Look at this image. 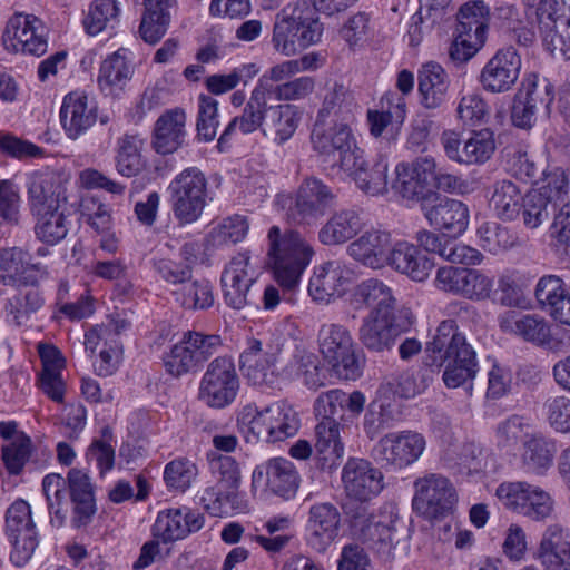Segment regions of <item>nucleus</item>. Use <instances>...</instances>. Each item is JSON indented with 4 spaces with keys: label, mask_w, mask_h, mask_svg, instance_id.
<instances>
[{
    "label": "nucleus",
    "mask_w": 570,
    "mask_h": 570,
    "mask_svg": "<svg viewBox=\"0 0 570 570\" xmlns=\"http://www.w3.org/2000/svg\"><path fill=\"white\" fill-rule=\"evenodd\" d=\"M383 473L373 464L358 458H350L342 470V482L347 497L365 502L383 490Z\"/></svg>",
    "instance_id": "21"
},
{
    "label": "nucleus",
    "mask_w": 570,
    "mask_h": 570,
    "mask_svg": "<svg viewBox=\"0 0 570 570\" xmlns=\"http://www.w3.org/2000/svg\"><path fill=\"white\" fill-rule=\"evenodd\" d=\"M396 303L392 288L377 278L361 282L351 297V304L355 309L371 308L367 315L393 314L400 308Z\"/></svg>",
    "instance_id": "32"
},
{
    "label": "nucleus",
    "mask_w": 570,
    "mask_h": 570,
    "mask_svg": "<svg viewBox=\"0 0 570 570\" xmlns=\"http://www.w3.org/2000/svg\"><path fill=\"white\" fill-rule=\"evenodd\" d=\"M36 218L35 233L41 242L55 245L68 234L66 216L61 208L31 212Z\"/></svg>",
    "instance_id": "51"
},
{
    "label": "nucleus",
    "mask_w": 570,
    "mask_h": 570,
    "mask_svg": "<svg viewBox=\"0 0 570 570\" xmlns=\"http://www.w3.org/2000/svg\"><path fill=\"white\" fill-rule=\"evenodd\" d=\"M268 256L272 261L274 278L283 294L293 293L314 256L312 245L297 232L281 233L278 226H272L267 234Z\"/></svg>",
    "instance_id": "2"
},
{
    "label": "nucleus",
    "mask_w": 570,
    "mask_h": 570,
    "mask_svg": "<svg viewBox=\"0 0 570 570\" xmlns=\"http://www.w3.org/2000/svg\"><path fill=\"white\" fill-rule=\"evenodd\" d=\"M413 487V509L425 519L436 520L448 515L458 502L453 483L440 473L420 476Z\"/></svg>",
    "instance_id": "10"
},
{
    "label": "nucleus",
    "mask_w": 570,
    "mask_h": 570,
    "mask_svg": "<svg viewBox=\"0 0 570 570\" xmlns=\"http://www.w3.org/2000/svg\"><path fill=\"white\" fill-rule=\"evenodd\" d=\"M42 305L43 298L38 289L30 288L19 292L8 299L6 304L7 321L17 326L24 325L30 316L40 309Z\"/></svg>",
    "instance_id": "58"
},
{
    "label": "nucleus",
    "mask_w": 570,
    "mask_h": 570,
    "mask_svg": "<svg viewBox=\"0 0 570 570\" xmlns=\"http://www.w3.org/2000/svg\"><path fill=\"white\" fill-rule=\"evenodd\" d=\"M400 404L391 395L390 386H380L377 395L368 405L364 416V430L370 439L376 438L383 430L392 429L401 420Z\"/></svg>",
    "instance_id": "36"
},
{
    "label": "nucleus",
    "mask_w": 570,
    "mask_h": 570,
    "mask_svg": "<svg viewBox=\"0 0 570 570\" xmlns=\"http://www.w3.org/2000/svg\"><path fill=\"white\" fill-rule=\"evenodd\" d=\"M497 497L507 508L535 521L549 518L554 507L550 493L540 487L522 481L500 484L497 489Z\"/></svg>",
    "instance_id": "13"
},
{
    "label": "nucleus",
    "mask_w": 570,
    "mask_h": 570,
    "mask_svg": "<svg viewBox=\"0 0 570 570\" xmlns=\"http://www.w3.org/2000/svg\"><path fill=\"white\" fill-rule=\"evenodd\" d=\"M364 153L358 155L357 164L352 169H345L356 184V186L365 194L371 196L383 195L387 191V159L380 155L372 164L364 159Z\"/></svg>",
    "instance_id": "41"
},
{
    "label": "nucleus",
    "mask_w": 570,
    "mask_h": 570,
    "mask_svg": "<svg viewBox=\"0 0 570 570\" xmlns=\"http://www.w3.org/2000/svg\"><path fill=\"white\" fill-rule=\"evenodd\" d=\"M247 232V218L245 216L234 215L225 218L220 224L212 228L207 242L213 247L235 245L246 237Z\"/></svg>",
    "instance_id": "61"
},
{
    "label": "nucleus",
    "mask_w": 570,
    "mask_h": 570,
    "mask_svg": "<svg viewBox=\"0 0 570 570\" xmlns=\"http://www.w3.org/2000/svg\"><path fill=\"white\" fill-rule=\"evenodd\" d=\"M444 314L446 318L440 322L434 336L426 343L425 364L438 370L444 365V384L456 389L473 380L478 372L476 353L459 330V323L473 321L478 313L471 304L453 301L445 306Z\"/></svg>",
    "instance_id": "1"
},
{
    "label": "nucleus",
    "mask_w": 570,
    "mask_h": 570,
    "mask_svg": "<svg viewBox=\"0 0 570 570\" xmlns=\"http://www.w3.org/2000/svg\"><path fill=\"white\" fill-rule=\"evenodd\" d=\"M523 196L519 186L511 180H498L493 185L490 206L502 220H515L520 216Z\"/></svg>",
    "instance_id": "49"
},
{
    "label": "nucleus",
    "mask_w": 570,
    "mask_h": 570,
    "mask_svg": "<svg viewBox=\"0 0 570 570\" xmlns=\"http://www.w3.org/2000/svg\"><path fill=\"white\" fill-rule=\"evenodd\" d=\"M413 323V313L406 306H400L393 314L366 315L360 326L358 338L370 351H391L396 340L407 332Z\"/></svg>",
    "instance_id": "9"
},
{
    "label": "nucleus",
    "mask_w": 570,
    "mask_h": 570,
    "mask_svg": "<svg viewBox=\"0 0 570 570\" xmlns=\"http://www.w3.org/2000/svg\"><path fill=\"white\" fill-rule=\"evenodd\" d=\"M391 245L390 233L371 229L347 246V254L366 267L382 268L389 261Z\"/></svg>",
    "instance_id": "34"
},
{
    "label": "nucleus",
    "mask_w": 570,
    "mask_h": 570,
    "mask_svg": "<svg viewBox=\"0 0 570 570\" xmlns=\"http://www.w3.org/2000/svg\"><path fill=\"white\" fill-rule=\"evenodd\" d=\"M429 224L450 236L461 235L469 225V209L461 200L432 195L421 204Z\"/></svg>",
    "instance_id": "20"
},
{
    "label": "nucleus",
    "mask_w": 570,
    "mask_h": 570,
    "mask_svg": "<svg viewBox=\"0 0 570 570\" xmlns=\"http://www.w3.org/2000/svg\"><path fill=\"white\" fill-rule=\"evenodd\" d=\"M416 239L426 252L439 254L452 263L478 265L483 259V255L478 249L455 243L430 230L419 232Z\"/></svg>",
    "instance_id": "40"
},
{
    "label": "nucleus",
    "mask_w": 570,
    "mask_h": 570,
    "mask_svg": "<svg viewBox=\"0 0 570 570\" xmlns=\"http://www.w3.org/2000/svg\"><path fill=\"white\" fill-rule=\"evenodd\" d=\"M311 142L314 151L332 167L352 169L357 164L362 149L356 145L352 129L346 122L323 124L315 121Z\"/></svg>",
    "instance_id": "6"
},
{
    "label": "nucleus",
    "mask_w": 570,
    "mask_h": 570,
    "mask_svg": "<svg viewBox=\"0 0 570 570\" xmlns=\"http://www.w3.org/2000/svg\"><path fill=\"white\" fill-rule=\"evenodd\" d=\"M386 265L415 282H423L429 277L434 263L423 255L415 245L399 242L393 247L391 246Z\"/></svg>",
    "instance_id": "39"
},
{
    "label": "nucleus",
    "mask_w": 570,
    "mask_h": 570,
    "mask_svg": "<svg viewBox=\"0 0 570 570\" xmlns=\"http://www.w3.org/2000/svg\"><path fill=\"white\" fill-rule=\"evenodd\" d=\"M364 227L361 213L353 208L334 212L320 228L317 237L325 246H337L353 239Z\"/></svg>",
    "instance_id": "38"
},
{
    "label": "nucleus",
    "mask_w": 570,
    "mask_h": 570,
    "mask_svg": "<svg viewBox=\"0 0 570 570\" xmlns=\"http://www.w3.org/2000/svg\"><path fill=\"white\" fill-rule=\"evenodd\" d=\"M171 0H142L144 13L139 33L148 43L158 42L167 32L170 23Z\"/></svg>",
    "instance_id": "45"
},
{
    "label": "nucleus",
    "mask_w": 570,
    "mask_h": 570,
    "mask_svg": "<svg viewBox=\"0 0 570 570\" xmlns=\"http://www.w3.org/2000/svg\"><path fill=\"white\" fill-rule=\"evenodd\" d=\"M2 42L10 52L41 56L48 47L46 27L36 16L17 13L8 21Z\"/></svg>",
    "instance_id": "16"
},
{
    "label": "nucleus",
    "mask_w": 570,
    "mask_h": 570,
    "mask_svg": "<svg viewBox=\"0 0 570 570\" xmlns=\"http://www.w3.org/2000/svg\"><path fill=\"white\" fill-rule=\"evenodd\" d=\"M171 294L175 301L187 309H206L214 303L213 288L206 279L190 277L179 288H174Z\"/></svg>",
    "instance_id": "52"
},
{
    "label": "nucleus",
    "mask_w": 570,
    "mask_h": 570,
    "mask_svg": "<svg viewBox=\"0 0 570 570\" xmlns=\"http://www.w3.org/2000/svg\"><path fill=\"white\" fill-rule=\"evenodd\" d=\"M66 484L72 503L71 523L75 528L88 525L96 513L94 487L89 476L78 469L68 472Z\"/></svg>",
    "instance_id": "35"
},
{
    "label": "nucleus",
    "mask_w": 570,
    "mask_h": 570,
    "mask_svg": "<svg viewBox=\"0 0 570 570\" xmlns=\"http://www.w3.org/2000/svg\"><path fill=\"white\" fill-rule=\"evenodd\" d=\"M134 75V66L125 49L108 55L100 63L97 83L106 97L119 98Z\"/></svg>",
    "instance_id": "29"
},
{
    "label": "nucleus",
    "mask_w": 570,
    "mask_h": 570,
    "mask_svg": "<svg viewBox=\"0 0 570 570\" xmlns=\"http://www.w3.org/2000/svg\"><path fill=\"white\" fill-rule=\"evenodd\" d=\"M48 275V265L40 262L33 263L28 250L16 246L0 249L1 284L35 287Z\"/></svg>",
    "instance_id": "19"
},
{
    "label": "nucleus",
    "mask_w": 570,
    "mask_h": 570,
    "mask_svg": "<svg viewBox=\"0 0 570 570\" xmlns=\"http://www.w3.org/2000/svg\"><path fill=\"white\" fill-rule=\"evenodd\" d=\"M340 523L341 514L334 504H313L305 525L306 544L314 551L324 553L338 535Z\"/></svg>",
    "instance_id": "26"
},
{
    "label": "nucleus",
    "mask_w": 570,
    "mask_h": 570,
    "mask_svg": "<svg viewBox=\"0 0 570 570\" xmlns=\"http://www.w3.org/2000/svg\"><path fill=\"white\" fill-rule=\"evenodd\" d=\"M186 115L180 109L166 111L156 121L153 147L158 154H170L183 144Z\"/></svg>",
    "instance_id": "44"
},
{
    "label": "nucleus",
    "mask_w": 570,
    "mask_h": 570,
    "mask_svg": "<svg viewBox=\"0 0 570 570\" xmlns=\"http://www.w3.org/2000/svg\"><path fill=\"white\" fill-rule=\"evenodd\" d=\"M167 191L174 217L181 225L195 223L212 199L208 180L198 167H188L177 174Z\"/></svg>",
    "instance_id": "4"
},
{
    "label": "nucleus",
    "mask_w": 570,
    "mask_h": 570,
    "mask_svg": "<svg viewBox=\"0 0 570 570\" xmlns=\"http://www.w3.org/2000/svg\"><path fill=\"white\" fill-rule=\"evenodd\" d=\"M432 370H409L381 386H390L391 395L402 399H411L423 393L432 381Z\"/></svg>",
    "instance_id": "56"
},
{
    "label": "nucleus",
    "mask_w": 570,
    "mask_h": 570,
    "mask_svg": "<svg viewBox=\"0 0 570 570\" xmlns=\"http://www.w3.org/2000/svg\"><path fill=\"white\" fill-rule=\"evenodd\" d=\"M442 461L444 468L461 476L480 474L484 466L482 451L474 443H464L459 450L448 451Z\"/></svg>",
    "instance_id": "50"
},
{
    "label": "nucleus",
    "mask_w": 570,
    "mask_h": 570,
    "mask_svg": "<svg viewBox=\"0 0 570 570\" xmlns=\"http://www.w3.org/2000/svg\"><path fill=\"white\" fill-rule=\"evenodd\" d=\"M498 324L502 332L519 336L535 345L544 346L551 342L550 325L539 315L505 311L498 316Z\"/></svg>",
    "instance_id": "31"
},
{
    "label": "nucleus",
    "mask_w": 570,
    "mask_h": 570,
    "mask_svg": "<svg viewBox=\"0 0 570 570\" xmlns=\"http://www.w3.org/2000/svg\"><path fill=\"white\" fill-rule=\"evenodd\" d=\"M248 264V254L238 253L232 258L222 275L224 299L234 309H240L247 305V293L249 291Z\"/></svg>",
    "instance_id": "37"
},
{
    "label": "nucleus",
    "mask_w": 570,
    "mask_h": 570,
    "mask_svg": "<svg viewBox=\"0 0 570 570\" xmlns=\"http://www.w3.org/2000/svg\"><path fill=\"white\" fill-rule=\"evenodd\" d=\"M239 387L234 362L220 356L212 361L202 379L199 399L208 406L223 409L236 397Z\"/></svg>",
    "instance_id": "12"
},
{
    "label": "nucleus",
    "mask_w": 570,
    "mask_h": 570,
    "mask_svg": "<svg viewBox=\"0 0 570 570\" xmlns=\"http://www.w3.org/2000/svg\"><path fill=\"white\" fill-rule=\"evenodd\" d=\"M42 491L51 515V523L61 527L68 514L66 480L60 474H48L42 480Z\"/></svg>",
    "instance_id": "53"
},
{
    "label": "nucleus",
    "mask_w": 570,
    "mask_h": 570,
    "mask_svg": "<svg viewBox=\"0 0 570 570\" xmlns=\"http://www.w3.org/2000/svg\"><path fill=\"white\" fill-rule=\"evenodd\" d=\"M144 141L137 135H125L117 141L116 169L124 177H134L142 169Z\"/></svg>",
    "instance_id": "55"
},
{
    "label": "nucleus",
    "mask_w": 570,
    "mask_h": 570,
    "mask_svg": "<svg viewBox=\"0 0 570 570\" xmlns=\"http://www.w3.org/2000/svg\"><path fill=\"white\" fill-rule=\"evenodd\" d=\"M257 102V111L252 110V134L269 138L282 144L293 136L301 120L299 114L293 106L266 108V102ZM252 109L254 105L252 104Z\"/></svg>",
    "instance_id": "18"
},
{
    "label": "nucleus",
    "mask_w": 570,
    "mask_h": 570,
    "mask_svg": "<svg viewBox=\"0 0 570 570\" xmlns=\"http://www.w3.org/2000/svg\"><path fill=\"white\" fill-rule=\"evenodd\" d=\"M164 363L167 371L174 376H180L199 367L189 345L187 333L171 347L164 357Z\"/></svg>",
    "instance_id": "64"
},
{
    "label": "nucleus",
    "mask_w": 570,
    "mask_h": 570,
    "mask_svg": "<svg viewBox=\"0 0 570 570\" xmlns=\"http://www.w3.org/2000/svg\"><path fill=\"white\" fill-rule=\"evenodd\" d=\"M556 452L553 441L532 435L523 444L522 464L528 472L543 475L552 466Z\"/></svg>",
    "instance_id": "48"
},
{
    "label": "nucleus",
    "mask_w": 570,
    "mask_h": 570,
    "mask_svg": "<svg viewBox=\"0 0 570 570\" xmlns=\"http://www.w3.org/2000/svg\"><path fill=\"white\" fill-rule=\"evenodd\" d=\"M355 105L350 91L343 85H335L323 100L316 120L323 124L346 122L353 117Z\"/></svg>",
    "instance_id": "46"
},
{
    "label": "nucleus",
    "mask_w": 570,
    "mask_h": 570,
    "mask_svg": "<svg viewBox=\"0 0 570 570\" xmlns=\"http://www.w3.org/2000/svg\"><path fill=\"white\" fill-rule=\"evenodd\" d=\"M289 375L302 376L308 389L316 390L324 385L325 373L320 366L317 356L308 352L295 354L293 362L287 367Z\"/></svg>",
    "instance_id": "63"
},
{
    "label": "nucleus",
    "mask_w": 570,
    "mask_h": 570,
    "mask_svg": "<svg viewBox=\"0 0 570 570\" xmlns=\"http://www.w3.org/2000/svg\"><path fill=\"white\" fill-rule=\"evenodd\" d=\"M406 116V104L404 98L397 97L393 107L387 110H368L367 121L371 135L380 137L386 134L387 141L395 140Z\"/></svg>",
    "instance_id": "47"
},
{
    "label": "nucleus",
    "mask_w": 570,
    "mask_h": 570,
    "mask_svg": "<svg viewBox=\"0 0 570 570\" xmlns=\"http://www.w3.org/2000/svg\"><path fill=\"white\" fill-rule=\"evenodd\" d=\"M315 459L322 470H332L344 454L337 421H320L315 428Z\"/></svg>",
    "instance_id": "42"
},
{
    "label": "nucleus",
    "mask_w": 570,
    "mask_h": 570,
    "mask_svg": "<svg viewBox=\"0 0 570 570\" xmlns=\"http://www.w3.org/2000/svg\"><path fill=\"white\" fill-rule=\"evenodd\" d=\"M515 95L529 101L528 105H533L537 111L543 109L546 114L550 112V105L554 98L553 86L547 79L539 81L535 76L525 78Z\"/></svg>",
    "instance_id": "62"
},
{
    "label": "nucleus",
    "mask_w": 570,
    "mask_h": 570,
    "mask_svg": "<svg viewBox=\"0 0 570 570\" xmlns=\"http://www.w3.org/2000/svg\"><path fill=\"white\" fill-rule=\"evenodd\" d=\"M118 14L119 7L116 0H94L83 19L85 29L91 36L98 35L108 27L112 28Z\"/></svg>",
    "instance_id": "59"
},
{
    "label": "nucleus",
    "mask_w": 570,
    "mask_h": 570,
    "mask_svg": "<svg viewBox=\"0 0 570 570\" xmlns=\"http://www.w3.org/2000/svg\"><path fill=\"white\" fill-rule=\"evenodd\" d=\"M520 69L521 58L517 50L512 46L502 48L483 67L480 82L489 92H507L515 85Z\"/></svg>",
    "instance_id": "23"
},
{
    "label": "nucleus",
    "mask_w": 570,
    "mask_h": 570,
    "mask_svg": "<svg viewBox=\"0 0 570 570\" xmlns=\"http://www.w3.org/2000/svg\"><path fill=\"white\" fill-rule=\"evenodd\" d=\"M570 558V531L561 524H550L543 532L538 559Z\"/></svg>",
    "instance_id": "60"
},
{
    "label": "nucleus",
    "mask_w": 570,
    "mask_h": 570,
    "mask_svg": "<svg viewBox=\"0 0 570 570\" xmlns=\"http://www.w3.org/2000/svg\"><path fill=\"white\" fill-rule=\"evenodd\" d=\"M556 2L542 0L537 9L544 48L553 56L570 59V16H558Z\"/></svg>",
    "instance_id": "22"
},
{
    "label": "nucleus",
    "mask_w": 570,
    "mask_h": 570,
    "mask_svg": "<svg viewBox=\"0 0 570 570\" xmlns=\"http://www.w3.org/2000/svg\"><path fill=\"white\" fill-rule=\"evenodd\" d=\"M204 523V515L189 508L168 509L158 513L153 534L164 542H171L199 531Z\"/></svg>",
    "instance_id": "28"
},
{
    "label": "nucleus",
    "mask_w": 570,
    "mask_h": 570,
    "mask_svg": "<svg viewBox=\"0 0 570 570\" xmlns=\"http://www.w3.org/2000/svg\"><path fill=\"white\" fill-rule=\"evenodd\" d=\"M252 483L288 500L298 490L299 475L291 461L275 458L256 466L252 473Z\"/></svg>",
    "instance_id": "24"
},
{
    "label": "nucleus",
    "mask_w": 570,
    "mask_h": 570,
    "mask_svg": "<svg viewBox=\"0 0 570 570\" xmlns=\"http://www.w3.org/2000/svg\"><path fill=\"white\" fill-rule=\"evenodd\" d=\"M323 26L306 1L288 3L277 14L273 42L277 51L292 56L318 42Z\"/></svg>",
    "instance_id": "3"
},
{
    "label": "nucleus",
    "mask_w": 570,
    "mask_h": 570,
    "mask_svg": "<svg viewBox=\"0 0 570 570\" xmlns=\"http://www.w3.org/2000/svg\"><path fill=\"white\" fill-rule=\"evenodd\" d=\"M519 218L527 228L535 229L546 223L551 212L556 210V204L544 193L532 189L523 196Z\"/></svg>",
    "instance_id": "54"
},
{
    "label": "nucleus",
    "mask_w": 570,
    "mask_h": 570,
    "mask_svg": "<svg viewBox=\"0 0 570 570\" xmlns=\"http://www.w3.org/2000/svg\"><path fill=\"white\" fill-rule=\"evenodd\" d=\"M351 534L355 540L382 557H390L395 544L397 515L392 511H368L357 505L347 511Z\"/></svg>",
    "instance_id": "5"
},
{
    "label": "nucleus",
    "mask_w": 570,
    "mask_h": 570,
    "mask_svg": "<svg viewBox=\"0 0 570 570\" xmlns=\"http://www.w3.org/2000/svg\"><path fill=\"white\" fill-rule=\"evenodd\" d=\"M425 445L424 436L417 432H390L379 440L374 451L385 466L401 470L416 462Z\"/></svg>",
    "instance_id": "15"
},
{
    "label": "nucleus",
    "mask_w": 570,
    "mask_h": 570,
    "mask_svg": "<svg viewBox=\"0 0 570 570\" xmlns=\"http://www.w3.org/2000/svg\"><path fill=\"white\" fill-rule=\"evenodd\" d=\"M85 348L91 355L99 351L92 362L97 375L109 376L116 372L122 352L121 344L119 340L110 337L106 328H90L85 335Z\"/></svg>",
    "instance_id": "33"
},
{
    "label": "nucleus",
    "mask_w": 570,
    "mask_h": 570,
    "mask_svg": "<svg viewBox=\"0 0 570 570\" xmlns=\"http://www.w3.org/2000/svg\"><path fill=\"white\" fill-rule=\"evenodd\" d=\"M489 9L483 1L468 2L458 13L456 33L487 38Z\"/></svg>",
    "instance_id": "57"
},
{
    "label": "nucleus",
    "mask_w": 570,
    "mask_h": 570,
    "mask_svg": "<svg viewBox=\"0 0 570 570\" xmlns=\"http://www.w3.org/2000/svg\"><path fill=\"white\" fill-rule=\"evenodd\" d=\"M298 428L297 414L279 404H272L263 410L256 407V415L252 417V434L265 442L283 441L293 436Z\"/></svg>",
    "instance_id": "25"
},
{
    "label": "nucleus",
    "mask_w": 570,
    "mask_h": 570,
    "mask_svg": "<svg viewBox=\"0 0 570 570\" xmlns=\"http://www.w3.org/2000/svg\"><path fill=\"white\" fill-rule=\"evenodd\" d=\"M210 472L217 482L204 490L199 504L213 517H224L235 509L236 493L240 473L236 461L215 452L207 454Z\"/></svg>",
    "instance_id": "7"
},
{
    "label": "nucleus",
    "mask_w": 570,
    "mask_h": 570,
    "mask_svg": "<svg viewBox=\"0 0 570 570\" xmlns=\"http://www.w3.org/2000/svg\"><path fill=\"white\" fill-rule=\"evenodd\" d=\"M449 85V76L442 66L435 62L423 65L417 75L422 105L428 109L439 108L446 99Z\"/></svg>",
    "instance_id": "43"
},
{
    "label": "nucleus",
    "mask_w": 570,
    "mask_h": 570,
    "mask_svg": "<svg viewBox=\"0 0 570 570\" xmlns=\"http://www.w3.org/2000/svg\"><path fill=\"white\" fill-rule=\"evenodd\" d=\"M97 106L89 104L86 92L72 91L65 96L60 122L68 138L76 140L97 121Z\"/></svg>",
    "instance_id": "27"
},
{
    "label": "nucleus",
    "mask_w": 570,
    "mask_h": 570,
    "mask_svg": "<svg viewBox=\"0 0 570 570\" xmlns=\"http://www.w3.org/2000/svg\"><path fill=\"white\" fill-rule=\"evenodd\" d=\"M348 275L350 271L337 261L316 266L309 278L308 295L316 303L328 304L344 292Z\"/></svg>",
    "instance_id": "30"
},
{
    "label": "nucleus",
    "mask_w": 570,
    "mask_h": 570,
    "mask_svg": "<svg viewBox=\"0 0 570 570\" xmlns=\"http://www.w3.org/2000/svg\"><path fill=\"white\" fill-rule=\"evenodd\" d=\"M336 194L323 180L308 177L297 189L291 216L298 224H313L336 205Z\"/></svg>",
    "instance_id": "17"
},
{
    "label": "nucleus",
    "mask_w": 570,
    "mask_h": 570,
    "mask_svg": "<svg viewBox=\"0 0 570 570\" xmlns=\"http://www.w3.org/2000/svg\"><path fill=\"white\" fill-rule=\"evenodd\" d=\"M441 142L451 160L465 165H482L495 150L494 134L490 129L472 131L465 139L456 131L445 130Z\"/></svg>",
    "instance_id": "14"
},
{
    "label": "nucleus",
    "mask_w": 570,
    "mask_h": 570,
    "mask_svg": "<svg viewBox=\"0 0 570 570\" xmlns=\"http://www.w3.org/2000/svg\"><path fill=\"white\" fill-rule=\"evenodd\" d=\"M70 181V174L60 169L45 168L31 173L27 179L30 212L61 208L68 202Z\"/></svg>",
    "instance_id": "11"
},
{
    "label": "nucleus",
    "mask_w": 570,
    "mask_h": 570,
    "mask_svg": "<svg viewBox=\"0 0 570 570\" xmlns=\"http://www.w3.org/2000/svg\"><path fill=\"white\" fill-rule=\"evenodd\" d=\"M320 351L335 374L343 380H356L362 362L354 350L350 332L338 324H324L318 332Z\"/></svg>",
    "instance_id": "8"
}]
</instances>
